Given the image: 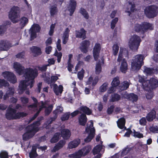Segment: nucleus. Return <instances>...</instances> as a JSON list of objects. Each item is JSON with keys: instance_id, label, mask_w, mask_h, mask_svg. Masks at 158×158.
I'll return each mask as SVG.
<instances>
[{"instance_id": "obj_1", "label": "nucleus", "mask_w": 158, "mask_h": 158, "mask_svg": "<svg viewBox=\"0 0 158 158\" xmlns=\"http://www.w3.org/2000/svg\"><path fill=\"white\" fill-rule=\"evenodd\" d=\"M13 68L15 70L19 75L23 73L25 80L21 81L19 86V93L22 94L25 90L26 93L29 94L28 90L33 86L34 82V78L37 76V71L31 68H27L23 70L24 67L18 62L14 63Z\"/></svg>"}, {"instance_id": "obj_2", "label": "nucleus", "mask_w": 158, "mask_h": 158, "mask_svg": "<svg viewBox=\"0 0 158 158\" xmlns=\"http://www.w3.org/2000/svg\"><path fill=\"white\" fill-rule=\"evenodd\" d=\"M32 98L34 102V103L32 105L29 106L28 107V109L30 110L35 111L38 110V107H39V109L37 110L36 114L34 115L32 118L31 120H33L37 116L43 108H46L48 106L47 108H46L45 110V113L46 115H48L51 112L53 106L52 105H48L47 103L45 104L42 102L40 103H38L37 99L34 97H32Z\"/></svg>"}, {"instance_id": "obj_3", "label": "nucleus", "mask_w": 158, "mask_h": 158, "mask_svg": "<svg viewBox=\"0 0 158 158\" xmlns=\"http://www.w3.org/2000/svg\"><path fill=\"white\" fill-rule=\"evenodd\" d=\"M139 81L142 83L143 88L145 90L148 91L156 87L158 85V81L156 77L151 78L149 80L144 81L142 76H139Z\"/></svg>"}, {"instance_id": "obj_4", "label": "nucleus", "mask_w": 158, "mask_h": 158, "mask_svg": "<svg viewBox=\"0 0 158 158\" xmlns=\"http://www.w3.org/2000/svg\"><path fill=\"white\" fill-rule=\"evenodd\" d=\"M40 124L39 121H37L32 125L27 127V132L23 135V139L26 140L33 137L35 134L39 130L38 126Z\"/></svg>"}, {"instance_id": "obj_5", "label": "nucleus", "mask_w": 158, "mask_h": 158, "mask_svg": "<svg viewBox=\"0 0 158 158\" xmlns=\"http://www.w3.org/2000/svg\"><path fill=\"white\" fill-rule=\"evenodd\" d=\"M144 56L142 55L136 56L133 59L131 62V68L133 71H137L143 64Z\"/></svg>"}, {"instance_id": "obj_6", "label": "nucleus", "mask_w": 158, "mask_h": 158, "mask_svg": "<svg viewBox=\"0 0 158 158\" xmlns=\"http://www.w3.org/2000/svg\"><path fill=\"white\" fill-rule=\"evenodd\" d=\"M27 115L26 113L24 112L16 113L15 110L12 108V106H9L6 114V118L8 119H17L21 117L26 116Z\"/></svg>"}, {"instance_id": "obj_7", "label": "nucleus", "mask_w": 158, "mask_h": 158, "mask_svg": "<svg viewBox=\"0 0 158 158\" xmlns=\"http://www.w3.org/2000/svg\"><path fill=\"white\" fill-rule=\"evenodd\" d=\"M20 17V10L19 8L16 6L13 7L9 13V19L12 22L16 23L19 20Z\"/></svg>"}, {"instance_id": "obj_8", "label": "nucleus", "mask_w": 158, "mask_h": 158, "mask_svg": "<svg viewBox=\"0 0 158 158\" xmlns=\"http://www.w3.org/2000/svg\"><path fill=\"white\" fill-rule=\"evenodd\" d=\"M141 41L140 37L138 36L134 35L132 36L129 40L128 45L129 48L132 50H137Z\"/></svg>"}, {"instance_id": "obj_9", "label": "nucleus", "mask_w": 158, "mask_h": 158, "mask_svg": "<svg viewBox=\"0 0 158 158\" xmlns=\"http://www.w3.org/2000/svg\"><path fill=\"white\" fill-rule=\"evenodd\" d=\"M95 131L93 121L91 120L87 124V127L86 128L85 131L89 134V135L85 139V142H88L91 141L94 136Z\"/></svg>"}, {"instance_id": "obj_10", "label": "nucleus", "mask_w": 158, "mask_h": 158, "mask_svg": "<svg viewBox=\"0 0 158 158\" xmlns=\"http://www.w3.org/2000/svg\"><path fill=\"white\" fill-rule=\"evenodd\" d=\"M158 13V8L156 6H152L147 7L145 10V14L149 18L156 16Z\"/></svg>"}, {"instance_id": "obj_11", "label": "nucleus", "mask_w": 158, "mask_h": 158, "mask_svg": "<svg viewBox=\"0 0 158 158\" xmlns=\"http://www.w3.org/2000/svg\"><path fill=\"white\" fill-rule=\"evenodd\" d=\"M2 76L4 78L13 83H15L17 81V80L15 75L12 73L8 71L3 72Z\"/></svg>"}, {"instance_id": "obj_12", "label": "nucleus", "mask_w": 158, "mask_h": 158, "mask_svg": "<svg viewBox=\"0 0 158 158\" xmlns=\"http://www.w3.org/2000/svg\"><path fill=\"white\" fill-rule=\"evenodd\" d=\"M120 83L118 77L114 78L111 83V86L110 87L108 90V93H112L115 92L116 91L117 87L119 85Z\"/></svg>"}, {"instance_id": "obj_13", "label": "nucleus", "mask_w": 158, "mask_h": 158, "mask_svg": "<svg viewBox=\"0 0 158 158\" xmlns=\"http://www.w3.org/2000/svg\"><path fill=\"white\" fill-rule=\"evenodd\" d=\"M40 30L39 26L37 24H34L31 27L30 30L31 40H32L36 38V33L38 32Z\"/></svg>"}, {"instance_id": "obj_14", "label": "nucleus", "mask_w": 158, "mask_h": 158, "mask_svg": "<svg viewBox=\"0 0 158 158\" xmlns=\"http://www.w3.org/2000/svg\"><path fill=\"white\" fill-rule=\"evenodd\" d=\"M11 47V44L8 41L5 40H0V50L7 51Z\"/></svg>"}, {"instance_id": "obj_15", "label": "nucleus", "mask_w": 158, "mask_h": 158, "mask_svg": "<svg viewBox=\"0 0 158 158\" xmlns=\"http://www.w3.org/2000/svg\"><path fill=\"white\" fill-rule=\"evenodd\" d=\"M90 45L89 41L86 40L83 41L80 47L81 51L84 53H86L88 51V48Z\"/></svg>"}, {"instance_id": "obj_16", "label": "nucleus", "mask_w": 158, "mask_h": 158, "mask_svg": "<svg viewBox=\"0 0 158 158\" xmlns=\"http://www.w3.org/2000/svg\"><path fill=\"white\" fill-rule=\"evenodd\" d=\"M101 49L100 44L96 43L93 49V56L95 60L98 59L99 54V52Z\"/></svg>"}, {"instance_id": "obj_17", "label": "nucleus", "mask_w": 158, "mask_h": 158, "mask_svg": "<svg viewBox=\"0 0 158 158\" xmlns=\"http://www.w3.org/2000/svg\"><path fill=\"white\" fill-rule=\"evenodd\" d=\"M77 6L76 2L74 0H70L67 7L68 10L70 12V15L71 16L74 12Z\"/></svg>"}, {"instance_id": "obj_18", "label": "nucleus", "mask_w": 158, "mask_h": 158, "mask_svg": "<svg viewBox=\"0 0 158 158\" xmlns=\"http://www.w3.org/2000/svg\"><path fill=\"white\" fill-rule=\"evenodd\" d=\"M128 54V51L124 48H121L120 49L118 56L117 60L118 62H120L122 60L124 59V57H126Z\"/></svg>"}, {"instance_id": "obj_19", "label": "nucleus", "mask_w": 158, "mask_h": 158, "mask_svg": "<svg viewBox=\"0 0 158 158\" xmlns=\"http://www.w3.org/2000/svg\"><path fill=\"white\" fill-rule=\"evenodd\" d=\"M51 86L56 95H59L62 93L63 90V87L62 85H60L58 86L57 84H53Z\"/></svg>"}, {"instance_id": "obj_20", "label": "nucleus", "mask_w": 158, "mask_h": 158, "mask_svg": "<svg viewBox=\"0 0 158 158\" xmlns=\"http://www.w3.org/2000/svg\"><path fill=\"white\" fill-rule=\"evenodd\" d=\"M119 62H120V71L123 73H125L127 69V64L126 60L123 59Z\"/></svg>"}, {"instance_id": "obj_21", "label": "nucleus", "mask_w": 158, "mask_h": 158, "mask_svg": "<svg viewBox=\"0 0 158 158\" xmlns=\"http://www.w3.org/2000/svg\"><path fill=\"white\" fill-rule=\"evenodd\" d=\"M81 142L79 139H77L70 142L68 144V148L69 149L75 148L79 145Z\"/></svg>"}, {"instance_id": "obj_22", "label": "nucleus", "mask_w": 158, "mask_h": 158, "mask_svg": "<svg viewBox=\"0 0 158 158\" xmlns=\"http://www.w3.org/2000/svg\"><path fill=\"white\" fill-rule=\"evenodd\" d=\"M102 148V147L101 145L96 146L93 149V152L94 155L98 154L94 158H100L101 156V154L99 153Z\"/></svg>"}, {"instance_id": "obj_23", "label": "nucleus", "mask_w": 158, "mask_h": 158, "mask_svg": "<svg viewBox=\"0 0 158 158\" xmlns=\"http://www.w3.org/2000/svg\"><path fill=\"white\" fill-rule=\"evenodd\" d=\"M98 81V77H95L93 78L92 77L90 76L86 81V85H91L93 86H95L97 84Z\"/></svg>"}, {"instance_id": "obj_24", "label": "nucleus", "mask_w": 158, "mask_h": 158, "mask_svg": "<svg viewBox=\"0 0 158 158\" xmlns=\"http://www.w3.org/2000/svg\"><path fill=\"white\" fill-rule=\"evenodd\" d=\"M123 96L125 98L133 101H136L138 99V96L137 95L132 93L128 94L126 92Z\"/></svg>"}, {"instance_id": "obj_25", "label": "nucleus", "mask_w": 158, "mask_h": 158, "mask_svg": "<svg viewBox=\"0 0 158 158\" xmlns=\"http://www.w3.org/2000/svg\"><path fill=\"white\" fill-rule=\"evenodd\" d=\"M158 70L157 69H153L147 67H145L144 72L147 76L152 75L153 73H157Z\"/></svg>"}, {"instance_id": "obj_26", "label": "nucleus", "mask_w": 158, "mask_h": 158, "mask_svg": "<svg viewBox=\"0 0 158 158\" xmlns=\"http://www.w3.org/2000/svg\"><path fill=\"white\" fill-rule=\"evenodd\" d=\"M158 70L157 69H153L147 67H145L144 72L147 76L152 75L153 73H157Z\"/></svg>"}, {"instance_id": "obj_27", "label": "nucleus", "mask_w": 158, "mask_h": 158, "mask_svg": "<svg viewBox=\"0 0 158 158\" xmlns=\"http://www.w3.org/2000/svg\"><path fill=\"white\" fill-rule=\"evenodd\" d=\"M70 30L68 28H66L64 32L62 37L63 43L65 44L67 42L69 37V33Z\"/></svg>"}, {"instance_id": "obj_28", "label": "nucleus", "mask_w": 158, "mask_h": 158, "mask_svg": "<svg viewBox=\"0 0 158 158\" xmlns=\"http://www.w3.org/2000/svg\"><path fill=\"white\" fill-rule=\"evenodd\" d=\"M86 31L83 29H81L78 31H76V35L77 37L84 39L85 37Z\"/></svg>"}, {"instance_id": "obj_29", "label": "nucleus", "mask_w": 158, "mask_h": 158, "mask_svg": "<svg viewBox=\"0 0 158 158\" xmlns=\"http://www.w3.org/2000/svg\"><path fill=\"white\" fill-rule=\"evenodd\" d=\"M91 149V147L90 146H88L85 147L79 150L82 154L83 156H84L88 154Z\"/></svg>"}, {"instance_id": "obj_30", "label": "nucleus", "mask_w": 158, "mask_h": 158, "mask_svg": "<svg viewBox=\"0 0 158 158\" xmlns=\"http://www.w3.org/2000/svg\"><path fill=\"white\" fill-rule=\"evenodd\" d=\"M61 136L64 139H69L71 135L70 131L68 129H64L61 132Z\"/></svg>"}, {"instance_id": "obj_31", "label": "nucleus", "mask_w": 158, "mask_h": 158, "mask_svg": "<svg viewBox=\"0 0 158 158\" xmlns=\"http://www.w3.org/2000/svg\"><path fill=\"white\" fill-rule=\"evenodd\" d=\"M50 76L45 75V77L44 78L45 81L48 83H51L52 82H55L58 79V77L57 76H52L51 77V81H50Z\"/></svg>"}, {"instance_id": "obj_32", "label": "nucleus", "mask_w": 158, "mask_h": 158, "mask_svg": "<svg viewBox=\"0 0 158 158\" xmlns=\"http://www.w3.org/2000/svg\"><path fill=\"white\" fill-rule=\"evenodd\" d=\"M125 120L124 118H121L119 119L117 122L118 127L121 129L124 128L125 129L126 127H124Z\"/></svg>"}, {"instance_id": "obj_33", "label": "nucleus", "mask_w": 158, "mask_h": 158, "mask_svg": "<svg viewBox=\"0 0 158 158\" xmlns=\"http://www.w3.org/2000/svg\"><path fill=\"white\" fill-rule=\"evenodd\" d=\"M65 142L64 140H60L58 143L53 148L52 151L55 152L62 148L65 144Z\"/></svg>"}, {"instance_id": "obj_34", "label": "nucleus", "mask_w": 158, "mask_h": 158, "mask_svg": "<svg viewBox=\"0 0 158 158\" xmlns=\"http://www.w3.org/2000/svg\"><path fill=\"white\" fill-rule=\"evenodd\" d=\"M65 142L64 140H60L58 143L53 148L52 151L55 152L62 148L65 144Z\"/></svg>"}, {"instance_id": "obj_35", "label": "nucleus", "mask_w": 158, "mask_h": 158, "mask_svg": "<svg viewBox=\"0 0 158 158\" xmlns=\"http://www.w3.org/2000/svg\"><path fill=\"white\" fill-rule=\"evenodd\" d=\"M65 142L64 140H60L58 143L53 148L52 151L55 152L62 148L65 144Z\"/></svg>"}, {"instance_id": "obj_36", "label": "nucleus", "mask_w": 158, "mask_h": 158, "mask_svg": "<svg viewBox=\"0 0 158 158\" xmlns=\"http://www.w3.org/2000/svg\"><path fill=\"white\" fill-rule=\"evenodd\" d=\"M156 117V112L154 110H152L147 115L146 118L148 121H152Z\"/></svg>"}, {"instance_id": "obj_37", "label": "nucleus", "mask_w": 158, "mask_h": 158, "mask_svg": "<svg viewBox=\"0 0 158 158\" xmlns=\"http://www.w3.org/2000/svg\"><path fill=\"white\" fill-rule=\"evenodd\" d=\"M87 121V118L84 114H82L79 118V122L81 125L84 126Z\"/></svg>"}, {"instance_id": "obj_38", "label": "nucleus", "mask_w": 158, "mask_h": 158, "mask_svg": "<svg viewBox=\"0 0 158 158\" xmlns=\"http://www.w3.org/2000/svg\"><path fill=\"white\" fill-rule=\"evenodd\" d=\"M143 26L142 28H145V27L147 28V29H142V31H144L147 30H152L153 28V25L150 23H148L147 22H144L142 23Z\"/></svg>"}, {"instance_id": "obj_39", "label": "nucleus", "mask_w": 158, "mask_h": 158, "mask_svg": "<svg viewBox=\"0 0 158 158\" xmlns=\"http://www.w3.org/2000/svg\"><path fill=\"white\" fill-rule=\"evenodd\" d=\"M31 50L35 56L40 55L41 53L40 49L36 47H32L31 48Z\"/></svg>"}, {"instance_id": "obj_40", "label": "nucleus", "mask_w": 158, "mask_h": 158, "mask_svg": "<svg viewBox=\"0 0 158 158\" xmlns=\"http://www.w3.org/2000/svg\"><path fill=\"white\" fill-rule=\"evenodd\" d=\"M14 93V89L13 88H9L6 91L5 95L4 96V99H6L12 95Z\"/></svg>"}, {"instance_id": "obj_41", "label": "nucleus", "mask_w": 158, "mask_h": 158, "mask_svg": "<svg viewBox=\"0 0 158 158\" xmlns=\"http://www.w3.org/2000/svg\"><path fill=\"white\" fill-rule=\"evenodd\" d=\"M104 63V60L103 58L101 59V62L100 61L98 63H97L96 65L95 72L96 74H98L100 73L101 71L102 68L101 66V64Z\"/></svg>"}, {"instance_id": "obj_42", "label": "nucleus", "mask_w": 158, "mask_h": 158, "mask_svg": "<svg viewBox=\"0 0 158 158\" xmlns=\"http://www.w3.org/2000/svg\"><path fill=\"white\" fill-rule=\"evenodd\" d=\"M73 55L72 54H69V59L68 62V70L70 72H71L72 73H75V72H73L72 70V68L73 67V65L71 64L72 60L73 58Z\"/></svg>"}, {"instance_id": "obj_43", "label": "nucleus", "mask_w": 158, "mask_h": 158, "mask_svg": "<svg viewBox=\"0 0 158 158\" xmlns=\"http://www.w3.org/2000/svg\"><path fill=\"white\" fill-rule=\"evenodd\" d=\"M69 156L73 158H81L82 156H83L81 153L80 151L79 150L73 154L69 155Z\"/></svg>"}, {"instance_id": "obj_44", "label": "nucleus", "mask_w": 158, "mask_h": 158, "mask_svg": "<svg viewBox=\"0 0 158 158\" xmlns=\"http://www.w3.org/2000/svg\"><path fill=\"white\" fill-rule=\"evenodd\" d=\"M129 85V83L127 81H125L122 83L121 85L119 87V88L121 90H123L128 88Z\"/></svg>"}, {"instance_id": "obj_45", "label": "nucleus", "mask_w": 158, "mask_h": 158, "mask_svg": "<svg viewBox=\"0 0 158 158\" xmlns=\"http://www.w3.org/2000/svg\"><path fill=\"white\" fill-rule=\"evenodd\" d=\"M20 25L22 27H23L28 23V19L25 17H22L20 19Z\"/></svg>"}, {"instance_id": "obj_46", "label": "nucleus", "mask_w": 158, "mask_h": 158, "mask_svg": "<svg viewBox=\"0 0 158 158\" xmlns=\"http://www.w3.org/2000/svg\"><path fill=\"white\" fill-rule=\"evenodd\" d=\"M81 113L84 112L87 115H89L91 113V111L89 108L86 107H82L80 108Z\"/></svg>"}, {"instance_id": "obj_47", "label": "nucleus", "mask_w": 158, "mask_h": 158, "mask_svg": "<svg viewBox=\"0 0 158 158\" xmlns=\"http://www.w3.org/2000/svg\"><path fill=\"white\" fill-rule=\"evenodd\" d=\"M120 96L119 95L117 94H114L112 95L110 101V102H114L120 100Z\"/></svg>"}, {"instance_id": "obj_48", "label": "nucleus", "mask_w": 158, "mask_h": 158, "mask_svg": "<svg viewBox=\"0 0 158 158\" xmlns=\"http://www.w3.org/2000/svg\"><path fill=\"white\" fill-rule=\"evenodd\" d=\"M60 137V134L59 133H56L51 140V142L54 143L57 142L59 138Z\"/></svg>"}, {"instance_id": "obj_49", "label": "nucleus", "mask_w": 158, "mask_h": 158, "mask_svg": "<svg viewBox=\"0 0 158 158\" xmlns=\"http://www.w3.org/2000/svg\"><path fill=\"white\" fill-rule=\"evenodd\" d=\"M37 156L36 153V148L33 146L31 152L29 153V156L30 158H34Z\"/></svg>"}, {"instance_id": "obj_50", "label": "nucleus", "mask_w": 158, "mask_h": 158, "mask_svg": "<svg viewBox=\"0 0 158 158\" xmlns=\"http://www.w3.org/2000/svg\"><path fill=\"white\" fill-rule=\"evenodd\" d=\"M143 26L142 23L141 24H136L134 27L135 30L136 32L142 31V29H143L142 28ZM143 29H147V28L145 27V28H143Z\"/></svg>"}, {"instance_id": "obj_51", "label": "nucleus", "mask_w": 158, "mask_h": 158, "mask_svg": "<svg viewBox=\"0 0 158 158\" xmlns=\"http://www.w3.org/2000/svg\"><path fill=\"white\" fill-rule=\"evenodd\" d=\"M132 135L134 137L139 138H142L143 137V134L139 132L136 131L135 130H134Z\"/></svg>"}, {"instance_id": "obj_52", "label": "nucleus", "mask_w": 158, "mask_h": 158, "mask_svg": "<svg viewBox=\"0 0 158 158\" xmlns=\"http://www.w3.org/2000/svg\"><path fill=\"white\" fill-rule=\"evenodd\" d=\"M80 13L86 19L89 18V15L86 10L83 8H81L80 11Z\"/></svg>"}, {"instance_id": "obj_53", "label": "nucleus", "mask_w": 158, "mask_h": 158, "mask_svg": "<svg viewBox=\"0 0 158 158\" xmlns=\"http://www.w3.org/2000/svg\"><path fill=\"white\" fill-rule=\"evenodd\" d=\"M108 84L105 83L102 85L100 87L99 90L100 92H104L106 91L108 87Z\"/></svg>"}, {"instance_id": "obj_54", "label": "nucleus", "mask_w": 158, "mask_h": 158, "mask_svg": "<svg viewBox=\"0 0 158 158\" xmlns=\"http://www.w3.org/2000/svg\"><path fill=\"white\" fill-rule=\"evenodd\" d=\"M134 5L132 3H129L127 10L126 11L128 13H130L131 12H133L134 10Z\"/></svg>"}, {"instance_id": "obj_55", "label": "nucleus", "mask_w": 158, "mask_h": 158, "mask_svg": "<svg viewBox=\"0 0 158 158\" xmlns=\"http://www.w3.org/2000/svg\"><path fill=\"white\" fill-rule=\"evenodd\" d=\"M50 14L51 16H53L57 13V10L56 7L52 6L50 9Z\"/></svg>"}, {"instance_id": "obj_56", "label": "nucleus", "mask_w": 158, "mask_h": 158, "mask_svg": "<svg viewBox=\"0 0 158 158\" xmlns=\"http://www.w3.org/2000/svg\"><path fill=\"white\" fill-rule=\"evenodd\" d=\"M118 46L117 44H114L113 47L112 52L113 54L116 56L118 53Z\"/></svg>"}, {"instance_id": "obj_57", "label": "nucleus", "mask_w": 158, "mask_h": 158, "mask_svg": "<svg viewBox=\"0 0 158 158\" xmlns=\"http://www.w3.org/2000/svg\"><path fill=\"white\" fill-rule=\"evenodd\" d=\"M73 92L75 97L77 98L78 99H79L81 94L80 91H78L77 89L75 88L74 89Z\"/></svg>"}, {"instance_id": "obj_58", "label": "nucleus", "mask_w": 158, "mask_h": 158, "mask_svg": "<svg viewBox=\"0 0 158 158\" xmlns=\"http://www.w3.org/2000/svg\"><path fill=\"white\" fill-rule=\"evenodd\" d=\"M6 31V28L5 25H0V35L4 34Z\"/></svg>"}, {"instance_id": "obj_59", "label": "nucleus", "mask_w": 158, "mask_h": 158, "mask_svg": "<svg viewBox=\"0 0 158 158\" xmlns=\"http://www.w3.org/2000/svg\"><path fill=\"white\" fill-rule=\"evenodd\" d=\"M84 70L82 69L81 71L79 72L77 74V77L80 80H82L84 77Z\"/></svg>"}, {"instance_id": "obj_60", "label": "nucleus", "mask_w": 158, "mask_h": 158, "mask_svg": "<svg viewBox=\"0 0 158 158\" xmlns=\"http://www.w3.org/2000/svg\"><path fill=\"white\" fill-rule=\"evenodd\" d=\"M9 85V83L7 81H5L4 79H0V88L2 86H7Z\"/></svg>"}, {"instance_id": "obj_61", "label": "nucleus", "mask_w": 158, "mask_h": 158, "mask_svg": "<svg viewBox=\"0 0 158 158\" xmlns=\"http://www.w3.org/2000/svg\"><path fill=\"white\" fill-rule=\"evenodd\" d=\"M69 113H66L64 114L61 117V119L62 121L67 120L69 117Z\"/></svg>"}, {"instance_id": "obj_62", "label": "nucleus", "mask_w": 158, "mask_h": 158, "mask_svg": "<svg viewBox=\"0 0 158 158\" xmlns=\"http://www.w3.org/2000/svg\"><path fill=\"white\" fill-rule=\"evenodd\" d=\"M147 121L146 119L144 117H143L139 120V123L142 126H145L146 124Z\"/></svg>"}, {"instance_id": "obj_63", "label": "nucleus", "mask_w": 158, "mask_h": 158, "mask_svg": "<svg viewBox=\"0 0 158 158\" xmlns=\"http://www.w3.org/2000/svg\"><path fill=\"white\" fill-rule=\"evenodd\" d=\"M118 18H116L112 20L111 24V28L112 29H113L114 28L115 24L118 22Z\"/></svg>"}, {"instance_id": "obj_64", "label": "nucleus", "mask_w": 158, "mask_h": 158, "mask_svg": "<svg viewBox=\"0 0 158 158\" xmlns=\"http://www.w3.org/2000/svg\"><path fill=\"white\" fill-rule=\"evenodd\" d=\"M1 158H8L7 153L4 151H2L0 153Z\"/></svg>"}]
</instances>
